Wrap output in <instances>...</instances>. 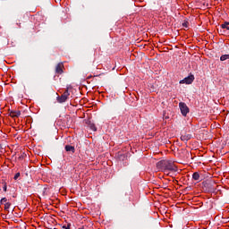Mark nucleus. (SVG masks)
I'll list each match as a JSON object with an SVG mask.
<instances>
[{
  "label": "nucleus",
  "instance_id": "nucleus-1",
  "mask_svg": "<svg viewBox=\"0 0 229 229\" xmlns=\"http://www.w3.org/2000/svg\"><path fill=\"white\" fill-rule=\"evenodd\" d=\"M157 167L164 171V173H167L168 171H172L176 173L178 171V167L174 165V162L172 160H161L157 163Z\"/></svg>",
  "mask_w": 229,
  "mask_h": 229
},
{
  "label": "nucleus",
  "instance_id": "nucleus-2",
  "mask_svg": "<svg viewBox=\"0 0 229 229\" xmlns=\"http://www.w3.org/2000/svg\"><path fill=\"white\" fill-rule=\"evenodd\" d=\"M69 96H71V93H69V89H66L61 97L58 96L56 98L57 103H65L69 98Z\"/></svg>",
  "mask_w": 229,
  "mask_h": 229
},
{
  "label": "nucleus",
  "instance_id": "nucleus-3",
  "mask_svg": "<svg viewBox=\"0 0 229 229\" xmlns=\"http://www.w3.org/2000/svg\"><path fill=\"white\" fill-rule=\"evenodd\" d=\"M179 108L181 110L182 114L185 117L189 114V106H187V104L183 102L179 103Z\"/></svg>",
  "mask_w": 229,
  "mask_h": 229
},
{
  "label": "nucleus",
  "instance_id": "nucleus-4",
  "mask_svg": "<svg viewBox=\"0 0 229 229\" xmlns=\"http://www.w3.org/2000/svg\"><path fill=\"white\" fill-rule=\"evenodd\" d=\"M194 81V76L190 74L188 77L184 78L183 80L180 81V83H185L186 85H191Z\"/></svg>",
  "mask_w": 229,
  "mask_h": 229
},
{
  "label": "nucleus",
  "instance_id": "nucleus-5",
  "mask_svg": "<svg viewBox=\"0 0 229 229\" xmlns=\"http://www.w3.org/2000/svg\"><path fill=\"white\" fill-rule=\"evenodd\" d=\"M55 72H56V74H64V64L59 63L55 66Z\"/></svg>",
  "mask_w": 229,
  "mask_h": 229
},
{
  "label": "nucleus",
  "instance_id": "nucleus-6",
  "mask_svg": "<svg viewBox=\"0 0 229 229\" xmlns=\"http://www.w3.org/2000/svg\"><path fill=\"white\" fill-rule=\"evenodd\" d=\"M10 117H21V111L19 110H9Z\"/></svg>",
  "mask_w": 229,
  "mask_h": 229
},
{
  "label": "nucleus",
  "instance_id": "nucleus-7",
  "mask_svg": "<svg viewBox=\"0 0 229 229\" xmlns=\"http://www.w3.org/2000/svg\"><path fill=\"white\" fill-rule=\"evenodd\" d=\"M191 139H192V134H182L181 136V140H182V142H187L188 140H191Z\"/></svg>",
  "mask_w": 229,
  "mask_h": 229
},
{
  "label": "nucleus",
  "instance_id": "nucleus-8",
  "mask_svg": "<svg viewBox=\"0 0 229 229\" xmlns=\"http://www.w3.org/2000/svg\"><path fill=\"white\" fill-rule=\"evenodd\" d=\"M65 151H71L72 153H75L76 148H74V146H71V145H65L64 147Z\"/></svg>",
  "mask_w": 229,
  "mask_h": 229
},
{
  "label": "nucleus",
  "instance_id": "nucleus-9",
  "mask_svg": "<svg viewBox=\"0 0 229 229\" xmlns=\"http://www.w3.org/2000/svg\"><path fill=\"white\" fill-rule=\"evenodd\" d=\"M88 126L89 130H92V131H98V128L96 127V124L94 123L89 122Z\"/></svg>",
  "mask_w": 229,
  "mask_h": 229
},
{
  "label": "nucleus",
  "instance_id": "nucleus-10",
  "mask_svg": "<svg viewBox=\"0 0 229 229\" xmlns=\"http://www.w3.org/2000/svg\"><path fill=\"white\" fill-rule=\"evenodd\" d=\"M222 30H227L229 31V22L225 21L224 24L221 25Z\"/></svg>",
  "mask_w": 229,
  "mask_h": 229
},
{
  "label": "nucleus",
  "instance_id": "nucleus-11",
  "mask_svg": "<svg viewBox=\"0 0 229 229\" xmlns=\"http://www.w3.org/2000/svg\"><path fill=\"white\" fill-rule=\"evenodd\" d=\"M192 178H193V180H195V181L199 180V178H200V177H199V173H198V172L193 173Z\"/></svg>",
  "mask_w": 229,
  "mask_h": 229
},
{
  "label": "nucleus",
  "instance_id": "nucleus-12",
  "mask_svg": "<svg viewBox=\"0 0 229 229\" xmlns=\"http://www.w3.org/2000/svg\"><path fill=\"white\" fill-rule=\"evenodd\" d=\"M225 60H229V54L228 55H223L220 56V61L225 62Z\"/></svg>",
  "mask_w": 229,
  "mask_h": 229
},
{
  "label": "nucleus",
  "instance_id": "nucleus-13",
  "mask_svg": "<svg viewBox=\"0 0 229 229\" xmlns=\"http://www.w3.org/2000/svg\"><path fill=\"white\" fill-rule=\"evenodd\" d=\"M71 226H72L71 224H67L66 225H62V226H61V229H71Z\"/></svg>",
  "mask_w": 229,
  "mask_h": 229
},
{
  "label": "nucleus",
  "instance_id": "nucleus-14",
  "mask_svg": "<svg viewBox=\"0 0 229 229\" xmlns=\"http://www.w3.org/2000/svg\"><path fill=\"white\" fill-rule=\"evenodd\" d=\"M10 207H12V203L6 202V203L4 204V209H5V210H8V208H10Z\"/></svg>",
  "mask_w": 229,
  "mask_h": 229
},
{
  "label": "nucleus",
  "instance_id": "nucleus-15",
  "mask_svg": "<svg viewBox=\"0 0 229 229\" xmlns=\"http://www.w3.org/2000/svg\"><path fill=\"white\" fill-rule=\"evenodd\" d=\"M182 28H189V21H185L182 23Z\"/></svg>",
  "mask_w": 229,
  "mask_h": 229
},
{
  "label": "nucleus",
  "instance_id": "nucleus-16",
  "mask_svg": "<svg viewBox=\"0 0 229 229\" xmlns=\"http://www.w3.org/2000/svg\"><path fill=\"white\" fill-rule=\"evenodd\" d=\"M6 201H8V199H6V198H3V199L0 200V205H3V203H6Z\"/></svg>",
  "mask_w": 229,
  "mask_h": 229
},
{
  "label": "nucleus",
  "instance_id": "nucleus-17",
  "mask_svg": "<svg viewBox=\"0 0 229 229\" xmlns=\"http://www.w3.org/2000/svg\"><path fill=\"white\" fill-rule=\"evenodd\" d=\"M21 176V173H16L13 179L17 180Z\"/></svg>",
  "mask_w": 229,
  "mask_h": 229
},
{
  "label": "nucleus",
  "instance_id": "nucleus-18",
  "mask_svg": "<svg viewBox=\"0 0 229 229\" xmlns=\"http://www.w3.org/2000/svg\"><path fill=\"white\" fill-rule=\"evenodd\" d=\"M118 157H119L120 160H124V155L118 154Z\"/></svg>",
  "mask_w": 229,
  "mask_h": 229
},
{
  "label": "nucleus",
  "instance_id": "nucleus-19",
  "mask_svg": "<svg viewBox=\"0 0 229 229\" xmlns=\"http://www.w3.org/2000/svg\"><path fill=\"white\" fill-rule=\"evenodd\" d=\"M3 189H4V191L6 192V190H7L6 182H4Z\"/></svg>",
  "mask_w": 229,
  "mask_h": 229
},
{
  "label": "nucleus",
  "instance_id": "nucleus-20",
  "mask_svg": "<svg viewBox=\"0 0 229 229\" xmlns=\"http://www.w3.org/2000/svg\"><path fill=\"white\" fill-rule=\"evenodd\" d=\"M2 217L4 219L6 217V215L3 214Z\"/></svg>",
  "mask_w": 229,
  "mask_h": 229
},
{
  "label": "nucleus",
  "instance_id": "nucleus-21",
  "mask_svg": "<svg viewBox=\"0 0 229 229\" xmlns=\"http://www.w3.org/2000/svg\"><path fill=\"white\" fill-rule=\"evenodd\" d=\"M79 229H85V227H84V226H82V227H81V228H79Z\"/></svg>",
  "mask_w": 229,
  "mask_h": 229
},
{
  "label": "nucleus",
  "instance_id": "nucleus-22",
  "mask_svg": "<svg viewBox=\"0 0 229 229\" xmlns=\"http://www.w3.org/2000/svg\"><path fill=\"white\" fill-rule=\"evenodd\" d=\"M67 119H69L71 121V118H67Z\"/></svg>",
  "mask_w": 229,
  "mask_h": 229
}]
</instances>
